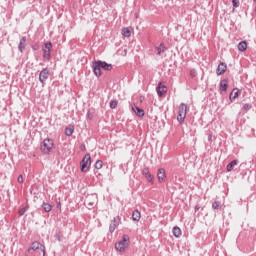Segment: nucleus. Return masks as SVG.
I'll list each match as a JSON object with an SVG mask.
<instances>
[{"label": "nucleus", "instance_id": "nucleus-21", "mask_svg": "<svg viewBox=\"0 0 256 256\" xmlns=\"http://www.w3.org/2000/svg\"><path fill=\"white\" fill-rule=\"evenodd\" d=\"M132 219H133V221H140V219H141V212H139V210H135L132 213Z\"/></svg>", "mask_w": 256, "mask_h": 256}, {"label": "nucleus", "instance_id": "nucleus-41", "mask_svg": "<svg viewBox=\"0 0 256 256\" xmlns=\"http://www.w3.org/2000/svg\"><path fill=\"white\" fill-rule=\"evenodd\" d=\"M255 1V3H256V0H254Z\"/></svg>", "mask_w": 256, "mask_h": 256}, {"label": "nucleus", "instance_id": "nucleus-2", "mask_svg": "<svg viewBox=\"0 0 256 256\" xmlns=\"http://www.w3.org/2000/svg\"><path fill=\"white\" fill-rule=\"evenodd\" d=\"M185 117H187V104L181 103L178 107L177 121L183 124L185 122Z\"/></svg>", "mask_w": 256, "mask_h": 256}, {"label": "nucleus", "instance_id": "nucleus-33", "mask_svg": "<svg viewBox=\"0 0 256 256\" xmlns=\"http://www.w3.org/2000/svg\"><path fill=\"white\" fill-rule=\"evenodd\" d=\"M149 174H151V173L149 172V169H148L147 167L144 168L143 171H142V175H144V177H145V176H147V175H149Z\"/></svg>", "mask_w": 256, "mask_h": 256}, {"label": "nucleus", "instance_id": "nucleus-14", "mask_svg": "<svg viewBox=\"0 0 256 256\" xmlns=\"http://www.w3.org/2000/svg\"><path fill=\"white\" fill-rule=\"evenodd\" d=\"M226 71H227V64L221 62L216 69L217 75H223Z\"/></svg>", "mask_w": 256, "mask_h": 256}, {"label": "nucleus", "instance_id": "nucleus-22", "mask_svg": "<svg viewBox=\"0 0 256 256\" xmlns=\"http://www.w3.org/2000/svg\"><path fill=\"white\" fill-rule=\"evenodd\" d=\"M42 209L46 212V213H49L51 212V209H53V206H51V204L49 203H43L42 204Z\"/></svg>", "mask_w": 256, "mask_h": 256}, {"label": "nucleus", "instance_id": "nucleus-5", "mask_svg": "<svg viewBox=\"0 0 256 256\" xmlns=\"http://www.w3.org/2000/svg\"><path fill=\"white\" fill-rule=\"evenodd\" d=\"M84 204L86 205V207H88V209H91V207L97 204V195H88L85 199Z\"/></svg>", "mask_w": 256, "mask_h": 256}, {"label": "nucleus", "instance_id": "nucleus-31", "mask_svg": "<svg viewBox=\"0 0 256 256\" xmlns=\"http://www.w3.org/2000/svg\"><path fill=\"white\" fill-rule=\"evenodd\" d=\"M253 106L251 104H244L243 105V109L244 111H249V109H251Z\"/></svg>", "mask_w": 256, "mask_h": 256}, {"label": "nucleus", "instance_id": "nucleus-1", "mask_svg": "<svg viewBox=\"0 0 256 256\" xmlns=\"http://www.w3.org/2000/svg\"><path fill=\"white\" fill-rule=\"evenodd\" d=\"M127 247H129V235L124 234L122 240L115 244V249L120 253H125Z\"/></svg>", "mask_w": 256, "mask_h": 256}, {"label": "nucleus", "instance_id": "nucleus-39", "mask_svg": "<svg viewBox=\"0 0 256 256\" xmlns=\"http://www.w3.org/2000/svg\"><path fill=\"white\" fill-rule=\"evenodd\" d=\"M32 49H33L34 51H37V49H39V46H37V45H32Z\"/></svg>", "mask_w": 256, "mask_h": 256}, {"label": "nucleus", "instance_id": "nucleus-29", "mask_svg": "<svg viewBox=\"0 0 256 256\" xmlns=\"http://www.w3.org/2000/svg\"><path fill=\"white\" fill-rule=\"evenodd\" d=\"M94 167L95 169H101L103 167V161L97 160Z\"/></svg>", "mask_w": 256, "mask_h": 256}, {"label": "nucleus", "instance_id": "nucleus-16", "mask_svg": "<svg viewBox=\"0 0 256 256\" xmlns=\"http://www.w3.org/2000/svg\"><path fill=\"white\" fill-rule=\"evenodd\" d=\"M237 97H239V88H234L229 96L231 103H233Z\"/></svg>", "mask_w": 256, "mask_h": 256}, {"label": "nucleus", "instance_id": "nucleus-26", "mask_svg": "<svg viewBox=\"0 0 256 256\" xmlns=\"http://www.w3.org/2000/svg\"><path fill=\"white\" fill-rule=\"evenodd\" d=\"M122 35L123 37H131V30H129V28H123Z\"/></svg>", "mask_w": 256, "mask_h": 256}, {"label": "nucleus", "instance_id": "nucleus-18", "mask_svg": "<svg viewBox=\"0 0 256 256\" xmlns=\"http://www.w3.org/2000/svg\"><path fill=\"white\" fill-rule=\"evenodd\" d=\"M100 62V66L102 67V69H104V71H111V69H113V65L112 64H109L105 61H101L99 60Z\"/></svg>", "mask_w": 256, "mask_h": 256}, {"label": "nucleus", "instance_id": "nucleus-9", "mask_svg": "<svg viewBox=\"0 0 256 256\" xmlns=\"http://www.w3.org/2000/svg\"><path fill=\"white\" fill-rule=\"evenodd\" d=\"M39 247H42L40 251L42 253V256H45V246H42L41 243L37 241L31 244V247L29 248L28 251H39Z\"/></svg>", "mask_w": 256, "mask_h": 256}, {"label": "nucleus", "instance_id": "nucleus-6", "mask_svg": "<svg viewBox=\"0 0 256 256\" xmlns=\"http://www.w3.org/2000/svg\"><path fill=\"white\" fill-rule=\"evenodd\" d=\"M49 75H51V72L49 71V68H44L40 74H39V81L42 83V85H45L47 79H49Z\"/></svg>", "mask_w": 256, "mask_h": 256}, {"label": "nucleus", "instance_id": "nucleus-32", "mask_svg": "<svg viewBox=\"0 0 256 256\" xmlns=\"http://www.w3.org/2000/svg\"><path fill=\"white\" fill-rule=\"evenodd\" d=\"M26 212H27V207H24V208L19 210V215L23 216V215H25Z\"/></svg>", "mask_w": 256, "mask_h": 256}, {"label": "nucleus", "instance_id": "nucleus-24", "mask_svg": "<svg viewBox=\"0 0 256 256\" xmlns=\"http://www.w3.org/2000/svg\"><path fill=\"white\" fill-rule=\"evenodd\" d=\"M235 165H237V160L231 161L226 167L227 171L231 172L234 169Z\"/></svg>", "mask_w": 256, "mask_h": 256}, {"label": "nucleus", "instance_id": "nucleus-40", "mask_svg": "<svg viewBox=\"0 0 256 256\" xmlns=\"http://www.w3.org/2000/svg\"><path fill=\"white\" fill-rule=\"evenodd\" d=\"M199 209H201V207H199V205L195 206V212L199 211Z\"/></svg>", "mask_w": 256, "mask_h": 256}, {"label": "nucleus", "instance_id": "nucleus-28", "mask_svg": "<svg viewBox=\"0 0 256 256\" xmlns=\"http://www.w3.org/2000/svg\"><path fill=\"white\" fill-rule=\"evenodd\" d=\"M118 101L117 100H112L110 102V109H117V105H118Z\"/></svg>", "mask_w": 256, "mask_h": 256}, {"label": "nucleus", "instance_id": "nucleus-12", "mask_svg": "<svg viewBox=\"0 0 256 256\" xmlns=\"http://www.w3.org/2000/svg\"><path fill=\"white\" fill-rule=\"evenodd\" d=\"M156 91L158 93V97H163L165 93H167V86L162 85L161 82L158 84Z\"/></svg>", "mask_w": 256, "mask_h": 256}, {"label": "nucleus", "instance_id": "nucleus-17", "mask_svg": "<svg viewBox=\"0 0 256 256\" xmlns=\"http://www.w3.org/2000/svg\"><path fill=\"white\" fill-rule=\"evenodd\" d=\"M229 88V81L227 79H223L220 81V91L226 92Z\"/></svg>", "mask_w": 256, "mask_h": 256}, {"label": "nucleus", "instance_id": "nucleus-34", "mask_svg": "<svg viewBox=\"0 0 256 256\" xmlns=\"http://www.w3.org/2000/svg\"><path fill=\"white\" fill-rule=\"evenodd\" d=\"M191 77H197V71L195 69L190 70Z\"/></svg>", "mask_w": 256, "mask_h": 256}, {"label": "nucleus", "instance_id": "nucleus-4", "mask_svg": "<svg viewBox=\"0 0 256 256\" xmlns=\"http://www.w3.org/2000/svg\"><path fill=\"white\" fill-rule=\"evenodd\" d=\"M53 141L49 138L44 139L42 145H41V151L45 153L46 155H49L51 153V150L53 149Z\"/></svg>", "mask_w": 256, "mask_h": 256}, {"label": "nucleus", "instance_id": "nucleus-23", "mask_svg": "<svg viewBox=\"0 0 256 256\" xmlns=\"http://www.w3.org/2000/svg\"><path fill=\"white\" fill-rule=\"evenodd\" d=\"M174 237H180L182 235L181 228L175 226L172 230Z\"/></svg>", "mask_w": 256, "mask_h": 256}, {"label": "nucleus", "instance_id": "nucleus-19", "mask_svg": "<svg viewBox=\"0 0 256 256\" xmlns=\"http://www.w3.org/2000/svg\"><path fill=\"white\" fill-rule=\"evenodd\" d=\"M155 49L157 51V55H161V53H165V51H167V47H165L164 43H161L159 46H156Z\"/></svg>", "mask_w": 256, "mask_h": 256}, {"label": "nucleus", "instance_id": "nucleus-13", "mask_svg": "<svg viewBox=\"0 0 256 256\" xmlns=\"http://www.w3.org/2000/svg\"><path fill=\"white\" fill-rule=\"evenodd\" d=\"M165 177H167V175L165 174V169L159 168L157 172V178L159 183H163L165 181Z\"/></svg>", "mask_w": 256, "mask_h": 256}, {"label": "nucleus", "instance_id": "nucleus-38", "mask_svg": "<svg viewBox=\"0 0 256 256\" xmlns=\"http://www.w3.org/2000/svg\"><path fill=\"white\" fill-rule=\"evenodd\" d=\"M55 238H56L59 242H61V236L59 235V233H56V234H55Z\"/></svg>", "mask_w": 256, "mask_h": 256}, {"label": "nucleus", "instance_id": "nucleus-37", "mask_svg": "<svg viewBox=\"0 0 256 256\" xmlns=\"http://www.w3.org/2000/svg\"><path fill=\"white\" fill-rule=\"evenodd\" d=\"M87 117H88V119H93V113H91V111H88Z\"/></svg>", "mask_w": 256, "mask_h": 256}, {"label": "nucleus", "instance_id": "nucleus-20", "mask_svg": "<svg viewBox=\"0 0 256 256\" xmlns=\"http://www.w3.org/2000/svg\"><path fill=\"white\" fill-rule=\"evenodd\" d=\"M238 51H241V53L247 51V42L242 41L238 44Z\"/></svg>", "mask_w": 256, "mask_h": 256}, {"label": "nucleus", "instance_id": "nucleus-10", "mask_svg": "<svg viewBox=\"0 0 256 256\" xmlns=\"http://www.w3.org/2000/svg\"><path fill=\"white\" fill-rule=\"evenodd\" d=\"M119 223H121V218L119 216L114 217L112 223L109 226V231L111 233H115V229H117V227H119Z\"/></svg>", "mask_w": 256, "mask_h": 256}, {"label": "nucleus", "instance_id": "nucleus-7", "mask_svg": "<svg viewBox=\"0 0 256 256\" xmlns=\"http://www.w3.org/2000/svg\"><path fill=\"white\" fill-rule=\"evenodd\" d=\"M101 63L99 61L92 62V71L96 77H101Z\"/></svg>", "mask_w": 256, "mask_h": 256}, {"label": "nucleus", "instance_id": "nucleus-3", "mask_svg": "<svg viewBox=\"0 0 256 256\" xmlns=\"http://www.w3.org/2000/svg\"><path fill=\"white\" fill-rule=\"evenodd\" d=\"M82 173H87L91 168V154H86L80 162Z\"/></svg>", "mask_w": 256, "mask_h": 256}, {"label": "nucleus", "instance_id": "nucleus-30", "mask_svg": "<svg viewBox=\"0 0 256 256\" xmlns=\"http://www.w3.org/2000/svg\"><path fill=\"white\" fill-rule=\"evenodd\" d=\"M145 178L147 179V181H149V183H153V179H154L153 175L147 174V175L145 176Z\"/></svg>", "mask_w": 256, "mask_h": 256}, {"label": "nucleus", "instance_id": "nucleus-11", "mask_svg": "<svg viewBox=\"0 0 256 256\" xmlns=\"http://www.w3.org/2000/svg\"><path fill=\"white\" fill-rule=\"evenodd\" d=\"M27 47V37L23 36L20 39L19 45H18V50L20 51V53H23L25 51V48Z\"/></svg>", "mask_w": 256, "mask_h": 256}, {"label": "nucleus", "instance_id": "nucleus-36", "mask_svg": "<svg viewBox=\"0 0 256 256\" xmlns=\"http://www.w3.org/2000/svg\"><path fill=\"white\" fill-rule=\"evenodd\" d=\"M18 183H23V175H19L17 178Z\"/></svg>", "mask_w": 256, "mask_h": 256}, {"label": "nucleus", "instance_id": "nucleus-15", "mask_svg": "<svg viewBox=\"0 0 256 256\" xmlns=\"http://www.w3.org/2000/svg\"><path fill=\"white\" fill-rule=\"evenodd\" d=\"M132 111L137 115V117H144L145 110L137 107L136 105H132Z\"/></svg>", "mask_w": 256, "mask_h": 256}, {"label": "nucleus", "instance_id": "nucleus-27", "mask_svg": "<svg viewBox=\"0 0 256 256\" xmlns=\"http://www.w3.org/2000/svg\"><path fill=\"white\" fill-rule=\"evenodd\" d=\"M212 209H214V210H219V209H221V201H214V202L212 203Z\"/></svg>", "mask_w": 256, "mask_h": 256}, {"label": "nucleus", "instance_id": "nucleus-8", "mask_svg": "<svg viewBox=\"0 0 256 256\" xmlns=\"http://www.w3.org/2000/svg\"><path fill=\"white\" fill-rule=\"evenodd\" d=\"M51 49H53V44L51 42L45 43V48H43V57L44 59H50L51 58Z\"/></svg>", "mask_w": 256, "mask_h": 256}, {"label": "nucleus", "instance_id": "nucleus-35", "mask_svg": "<svg viewBox=\"0 0 256 256\" xmlns=\"http://www.w3.org/2000/svg\"><path fill=\"white\" fill-rule=\"evenodd\" d=\"M233 7H239V0H232Z\"/></svg>", "mask_w": 256, "mask_h": 256}, {"label": "nucleus", "instance_id": "nucleus-25", "mask_svg": "<svg viewBox=\"0 0 256 256\" xmlns=\"http://www.w3.org/2000/svg\"><path fill=\"white\" fill-rule=\"evenodd\" d=\"M74 132H75L74 128H65V136L66 137H71V135H73Z\"/></svg>", "mask_w": 256, "mask_h": 256}]
</instances>
